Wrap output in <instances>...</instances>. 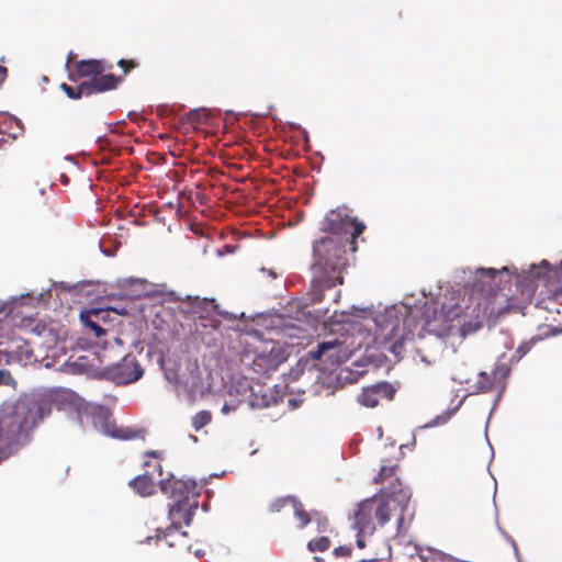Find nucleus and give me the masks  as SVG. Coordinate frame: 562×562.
Masks as SVG:
<instances>
[{
  "mask_svg": "<svg viewBox=\"0 0 562 562\" xmlns=\"http://www.w3.org/2000/svg\"><path fill=\"white\" fill-rule=\"evenodd\" d=\"M504 272H509V268L477 269L468 304L463 307L458 303H445L440 311L434 308L431 316L426 314L425 330L438 337L449 336L453 330V319L462 316L464 321L460 331L465 336L479 330L485 324L491 327L506 314L524 308V305L518 304L516 299L493 286L492 283H495Z\"/></svg>",
  "mask_w": 562,
  "mask_h": 562,
  "instance_id": "1",
  "label": "nucleus"
},
{
  "mask_svg": "<svg viewBox=\"0 0 562 562\" xmlns=\"http://www.w3.org/2000/svg\"><path fill=\"white\" fill-rule=\"evenodd\" d=\"M61 392L49 391L41 398L20 404L13 414L0 417V462L18 452L31 439V431L52 413Z\"/></svg>",
  "mask_w": 562,
  "mask_h": 562,
  "instance_id": "2",
  "label": "nucleus"
},
{
  "mask_svg": "<svg viewBox=\"0 0 562 562\" xmlns=\"http://www.w3.org/2000/svg\"><path fill=\"white\" fill-rule=\"evenodd\" d=\"M366 321L363 326L350 324L346 333L339 337L318 344L317 349L312 352L313 358H325L331 364H341L361 347H364L367 352L370 349L383 350L386 345V317L380 314Z\"/></svg>",
  "mask_w": 562,
  "mask_h": 562,
  "instance_id": "3",
  "label": "nucleus"
},
{
  "mask_svg": "<svg viewBox=\"0 0 562 562\" xmlns=\"http://www.w3.org/2000/svg\"><path fill=\"white\" fill-rule=\"evenodd\" d=\"M314 263L310 296L313 304L321 303L325 291L341 284V271L346 266L344 246L333 237H324L313 245Z\"/></svg>",
  "mask_w": 562,
  "mask_h": 562,
  "instance_id": "4",
  "label": "nucleus"
},
{
  "mask_svg": "<svg viewBox=\"0 0 562 562\" xmlns=\"http://www.w3.org/2000/svg\"><path fill=\"white\" fill-rule=\"evenodd\" d=\"M515 282L520 289L524 303L531 302L539 285H543L554 295L562 294V262L559 267L551 269L546 261H542L540 266H532L529 270L519 273L515 272Z\"/></svg>",
  "mask_w": 562,
  "mask_h": 562,
  "instance_id": "5",
  "label": "nucleus"
},
{
  "mask_svg": "<svg viewBox=\"0 0 562 562\" xmlns=\"http://www.w3.org/2000/svg\"><path fill=\"white\" fill-rule=\"evenodd\" d=\"M395 465H389V521L394 519L396 524L397 533L406 531L412 520V513L408 505L411 501V491L407 486L396 479L391 482L392 471Z\"/></svg>",
  "mask_w": 562,
  "mask_h": 562,
  "instance_id": "6",
  "label": "nucleus"
},
{
  "mask_svg": "<svg viewBox=\"0 0 562 562\" xmlns=\"http://www.w3.org/2000/svg\"><path fill=\"white\" fill-rule=\"evenodd\" d=\"M112 69V65L105 64L103 60L98 59H82L75 64V69L69 72V80L76 82L80 78H87L83 82H99L105 78H112L108 85L110 86L109 91L116 89L122 82V76H115L113 74H104L106 70Z\"/></svg>",
  "mask_w": 562,
  "mask_h": 562,
  "instance_id": "7",
  "label": "nucleus"
},
{
  "mask_svg": "<svg viewBox=\"0 0 562 562\" xmlns=\"http://www.w3.org/2000/svg\"><path fill=\"white\" fill-rule=\"evenodd\" d=\"M372 515L375 516L381 525H384L386 521V505L382 496L374 495L359 504L353 517V529L360 533H372L374 530Z\"/></svg>",
  "mask_w": 562,
  "mask_h": 562,
  "instance_id": "8",
  "label": "nucleus"
},
{
  "mask_svg": "<svg viewBox=\"0 0 562 562\" xmlns=\"http://www.w3.org/2000/svg\"><path fill=\"white\" fill-rule=\"evenodd\" d=\"M90 415L94 428L114 439L131 440L138 437H144V430H134L132 428L117 427L113 418L112 412L104 406L98 405L92 407L90 411Z\"/></svg>",
  "mask_w": 562,
  "mask_h": 562,
  "instance_id": "9",
  "label": "nucleus"
},
{
  "mask_svg": "<svg viewBox=\"0 0 562 562\" xmlns=\"http://www.w3.org/2000/svg\"><path fill=\"white\" fill-rule=\"evenodd\" d=\"M158 485L161 493L171 498L173 504L198 501L199 493L193 481L179 480L169 475L167 479H160Z\"/></svg>",
  "mask_w": 562,
  "mask_h": 562,
  "instance_id": "10",
  "label": "nucleus"
},
{
  "mask_svg": "<svg viewBox=\"0 0 562 562\" xmlns=\"http://www.w3.org/2000/svg\"><path fill=\"white\" fill-rule=\"evenodd\" d=\"M325 228L335 235H350L353 241L362 234L364 225L340 210H331L325 217Z\"/></svg>",
  "mask_w": 562,
  "mask_h": 562,
  "instance_id": "11",
  "label": "nucleus"
},
{
  "mask_svg": "<svg viewBox=\"0 0 562 562\" xmlns=\"http://www.w3.org/2000/svg\"><path fill=\"white\" fill-rule=\"evenodd\" d=\"M108 373L116 384H128L140 379L144 370L135 356L127 355L119 363L111 367Z\"/></svg>",
  "mask_w": 562,
  "mask_h": 562,
  "instance_id": "12",
  "label": "nucleus"
},
{
  "mask_svg": "<svg viewBox=\"0 0 562 562\" xmlns=\"http://www.w3.org/2000/svg\"><path fill=\"white\" fill-rule=\"evenodd\" d=\"M198 508V501L170 504L169 505V518L171 526L168 527L164 532V537L171 535L175 529L181 527V524L189 526L192 521L195 509Z\"/></svg>",
  "mask_w": 562,
  "mask_h": 562,
  "instance_id": "13",
  "label": "nucleus"
},
{
  "mask_svg": "<svg viewBox=\"0 0 562 562\" xmlns=\"http://www.w3.org/2000/svg\"><path fill=\"white\" fill-rule=\"evenodd\" d=\"M112 78H105L99 82H80L77 87H71L67 83H61L60 89L72 100H78L82 97H90L92 94L102 93L109 91L110 82Z\"/></svg>",
  "mask_w": 562,
  "mask_h": 562,
  "instance_id": "14",
  "label": "nucleus"
},
{
  "mask_svg": "<svg viewBox=\"0 0 562 562\" xmlns=\"http://www.w3.org/2000/svg\"><path fill=\"white\" fill-rule=\"evenodd\" d=\"M386 397V382H380L374 385L364 387L362 393L358 396L361 405L367 407H375L380 400Z\"/></svg>",
  "mask_w": 562,
  "mask_h": 562,
  "instance_id": "15",
  "label": "nucleus"
},
{
  "mask_svg": "<svg viewBox=\"0 0 562 562\" xmlns=\"http://www.w3.org/2000/svg\"><path fill=\"white\" fill-rule=\"evenodd\" d=\"M128 484L140 496H150L155 493L156 484L153 476L149 474L148 470L146 471V473L131 480Z\"/></svg>",
  "mask_w": 562,
  "mask_h": 562,
  "instance_id": "16",
  "label": "nucleus"
},
{
  "mask_svg": "<svg viewBox=\"0 0 562 562\" xmlns=\"http://www.w3.org/2000/svg\"><path fill=\"white\" fill-rule=\"evenodd\" d=\"M292 506L295 517L300 520V528H304L313 520L311 515L304 509L302 503H300L296 498H294Z\"/></svg>",
  "mask_w": 562,
  "mask_h": 562,
  "instance_id": "17",
  "label": "nucleus"
},
{
  "mask_svg": "<svg viewBox=\"0 0 562 562\" xmlns=\"http://www.w3.org/2000/svg\"><path fill=\"white\" fill-rule=\"evenodd\" d=\"M212 422V414L209 411H200L192 417V427L195 431L201 430Z\"/></svg>",
  "mask_w": 562,
  "mask_h": 562,
  "instance_id": "18",
  "label": "nucleus"
},
{
  "mask_svg": "<svg viewBox=\"0 0 562 562\" xmlns=\"http://www.w3.org/2000/svg\"><path fill=\"white\" fill-rule=\"evenodd\" d=\"M13 125H16V120L12 115L0 113V134L15 137V133L11 132Z\"/></svg>",
  "mask_w": 562,
  "mask_h": 562,
  "instance_id": "19",
  "label": "nucleus"
},
{
  "mask_svg": "<svg viewBox=\"0 0 562 562\" xmlns=\"http://www.w3.org/2000/svg\"><path fill=\"white\" fill-rule=\"evenodd\" d=\"M330 547V540L326 536L313 539L307 543V548L311 552L319 551L324 552Z\"/></svg>",
  "mask_w": 562,
  "mask_h": 562,
  "instance_id": "20",
  "label": "nucleus"
},
{
  "mask_svg": "<svg viewBox=\"0 0 562 562\" xmlns=\"http://www.w3.org/2000/svg\"><path fill=\"white\" fill-rule=\"evenodd\" d=\"M271 400L272 397L266 394L258 395L257 393L251 392V395L249 397V404L254 408H263L270 405Z\"/></svg>",
  "mask_w": 562,
  "mask_h": 562,
  "instance_id": "21",
  "label": "nucleus"
},
{
  "mask_svg": "<svg viewBox=\"0 0 562 562\" xmlns=\"http://www.w3.org/2000/svg\"><path fill=\"white\" fill-rule=\"evenodd\" d=\"M80 318L82 323L92 329L97 337H101L105 334V330L95 322L91 321L90 315L88 313H81Z\"/></svg>",
  "mask_w": 562,
  "mask_h": 562,
  "instance_id": "22",
  "label": "nucleus"
},
{
  "mask_svg": "<svg viewBox=\"0 0 562 562\" xmlns=\"http://www.w3.org/2000/svg\"><path fill=\"white\" fill-rule=\"evenodd\" d=\"M295 497H292V496H285V497H280V498H277L274 499L270 506H269V510L271 513H279L283 507H285L286 505L293 503Z\"/></svg>",
  "mask_w": 562,
  "mask_h": 562,
  "instance_id": "23",
  "label": "nucleus"
},
{
  "mask_svg": "<svg viewBox=\"0 0 562 562\" xmlns=\"http://www.w3.org/2000/svg\"><path fill=\"white\" fill-rule=\"evenodd\" d=\"M479 381L476 382V386L480 391H488L493 385L494 379L491 378L486 372L482 371L479 374Z\"/></svg>",
  "mask_w": 562,
  "mask_h": 562,
  "instance_id": "24",
  "label": "nucleus"
},
{
  "mask_svg": "<svg viewBox=\"0 0 562 562\" xmlns=\"http://www.w3.org/2000/svg\"><path fill=\"white\" fill-rule=\"evenodd\" d=\"M138 61L134 59H120L117 66L123 69L124 75L138 67Z\"/></svg>",
  "mask_w": 562,
  "mask_h": 562,
  "instance_id": "25",
  "label": "nucleus"
},
{
  "mask_svg": "<svg viewBox=\"0 0 562 562\" xmlns=\"http://www.w3.org/2000/svg\"><path fill=\"white\" fill-rule=\"evenodd\" d=\"M313 520H315L317 522L318 531L327 532L329 530V521L326 517L316 515V517L313 518Z\"/></svg>",
  "mask_w": 562,
  "mask_h": 562,
  "instance_id": "26",
  "label": "nucleus"
},
{
  "mask_svg": "<svg viewBox=\"0 0 562 562\" xmlns=\"http://www.w3.org/2000/svg\"><path fill=\"white\" fill-rule=\"evenodd\" d=\"M13 381L9 370L0 369V385H9Z\"/></svg>",
  "mask_w": 562,
  "mask_h": 562,
  "instance_id": "27",
  "label": "nucleus"
},
{
  "mask_svg": "<svg viewBox=\"0 0 562 562\" xmlns=\"http://www.w3.org/2000/svg\"><path fill=\"white\" fill-rule=\"evenodd\" d=\"M188 120L190 123H201L202 113L198 110H192L188 113Z\"/></svg>",
  "mask_w": 562,
  "mask_h": 562,
  "instance_id": "28",
  "label": "nucleus"
},
{
  "mask_svg": "<svg viewBox=\"0 0 562 562\" xmlns=\"http://www.w3.org/2000/svg\"><path fill=\"white\" fill-rule=\"evenodd\" d=\"M334 553L337 555V557H348L351 554V548L349 547H338L335 549Z\"/></svg>",
  "mask_w": 562,
  "mask_h": 562,
  "instance_id": "29",
  "label": "nucleus"
},
{
  "mask_svg": "<svg viewBox=\"0 0 562 562\" xmlns=\"http://www.w3.org/2000/svg\"><path fill=\"white\" fill-rule=\"evenodd\" d=\"M144 465L146 468H153L154 470H157L158 471V475L161 476L162 475V468H161V464L159 461H145Z\"/></svg>",
  "mask_w": 562,
  "mask_h": 562,
  "instance_id": "30",
  "label": "nucleus"
},
{
  "mask_svg": "<svg viewBox=\"0 0 562 562\" xmlns=\"http://www.w3.org/2000/svg\"><path fill=\"white\" fill-rule=\"evenodd\" d=\"M529 349L530 347L527 344L519 346L518 349L516 350V353L519 355L518 358L520 359L522 356H525L529 351Z\"/></svg>",
  "mask_w": 562,
  "mask_h": 562,
  "instance_id": "31",
  "label": "nucleus"
},
{
  "mask_svg": "<svg viewBox=\"0 0 562 562\" xmlns=\"http://www.w3.org/2000/svg\"><path fill=\"white\" fill-rule=\"evenodd\" d=\"M367 533H360L358 531L357 533V546L360 548V549H363L366 547V542H364V539L363 537L366 536Z\"/></svg>",
  "mask_w": 562,
  "mask_h": 562,
  "instance_id": "32",
  "label": "nucleus"
},
{
  "mask_svg": "<svg viewBox=\"0 0 562 562\" xmlns=\"http://www.w3.org/2000/svg\"><path fill=\"white\" fill-rule=\"evenodd\" d=\"M236 409V406L235 405H228L227 403H225L222 407V412L224 414H228L229 412L232 411H235Z\"/></svg>",
  "mask_w": 562,
  "mask_h": 562,
  "instance_id": "33",
  "label": "nucleus"
},
{
  "mask_svg": "<svg viewBox=\"0 0 562 562\" xmlns=\"http://www.w3.org/2000/svg\"><path fill=\"white\" fill-rule=\"evenodd\" d=\"M396 386L394 384H390L389 383V391H387V394H389V401L393 400V396H394V393L396 392Z\"/></svg>",
  "mask_w": 562,
  "mask_h": 562,
  "instance_id": "34",
  "label": "nucleus"
},
{
  "mask_svg": "<svg viewBox=\"0 0 562 562\" xmlns=\"http://www.w3.org/2000/svg\"><path fill=\"white\" fill-rule=\"evenodd\" d=\"M166 378L170 382H177L178 381V375H177L176 372H166Z\"/></svg>",
  "mask_w": 562,
  "mask_h": 562,
  "instance_id": "35",
  "label": "nucleus"
},
{
  "mask_svg": "<svg viewBox=\"0 0 562 562\" xmlns=\"http://www.w3.org/2000/svg\"><path fill=\"white\" fill-rule=\"evenodd\" d=\"M7 75H8L7 68L3 66H0V83L5 80Z\"/></svg>",
  "mask_w": 562,
  "mask_h": 562,
  "instance_id": "36",
  "label": "nucleus"
},
{
  "mask_svg": "<svg viewBox=\"0 0 562 562\" xmlns=\"http://www.w3.org/2000/svg\"><path fill=\"white\" fill-rule=\"evenodd\" d=\"M386 470L385 465H382L379 472V475L374 479V482H382L383 481V473Z\"/></svg>",
  "mask_w": 562,
  "mask_h": 562,
  "instance_id": "37",
  "label": "nucleus"
},
{
  "mask_svg": "<svg viewBox=\"0 0 562 562\" xmlns=\"http://www.w3.org/2000/svg\"><path fill=\"white\" fill-rule=\"evenodd\" d=\"M407 447H408V445H406V443H398V445H397V448H398V450H400V456H401V457H403V456H404L403 449H404V448H407Z\"/></svg>",
  "mask_w": 562,
  "mask_h": 562,
  "instance_id": "38",
  "label": "nucleus"
},
{
  "mask_svg": "<svg viewBox=\"0 0 562 562\" xmlns=\"http://www.w3.org/2000/svg\"><path fill=\"white\" fill-rule=\"evenodd\" d=\"M340 299V290H337L334 294V302H338Z\"/></svg>",
  "mask_w": 562,
  "mask_h": 562,
  "instance_id": "39",
  "label": "nucleus"
},
{
  "mask_svg": "<svg viewBox=\"0 0 562 562\" xmlns=\"http://www.w3.org/2000/svg\"><path fill=\"white\" fill-rule=\"evenodd\" d=\"M146 456L158 458V452H156V451H148V452H146Z\"/></svg>",
  "mask_w": 562,
  "mask_h": 562,
  "instance_id": "40",
  "label": "nucleus"
},
{
  "mask_svg": "<svg viewBox=\"0 0 562 562\" xmlns=\"http://www.w3.org/2000/svg\"><path fill=\"white\" fill-rule=\"evenodd\" d=\"M414 445H415V436L412 435V437H411V446L413 447Z\"/></svg>",
  "mask_w": 562,
  "mask_h": 562,
  "instance_id": "41",
  "label": "nucleus"
},
{
  "mask_svg": "<svg viewBox=\"0 0 562 562\" xmlns=\"http://www.w3.org/2000/svg\"><path fill=\"white\" fill-rule=\"evenodd\" d=\"M269 274L272 277V278H276L277 277V273L272 270L269 271Z\"/></svg>",
  "mask_w": 562,
  "mask_h": 562,
  "instance_id": "42",
  "label": "nucleus"
},
{
  "mask_svg": "<svg viewBox=\"0 0 562 562\" xmlns=\"http://www.w3.org/2000/svg\"><path fill=\"white\" fill-rule=\"evenodd\" d=\"M396 445H397V442L395 440H393L392 442H389V447H394Z\"/></svg>",
  "mask_w": 562,
  "mask_h": 562,
  "instance_id": "43",
  "label": "nucleus"
},
{
  "mask_svg": "<svg viewBox=\"0 0 562 562\" xmlns=\"http://www.w3.org/2000/svg\"><path fill=\"white\" fill-rule=\"evenodd\" d=\"M90 313H91V314H94V315H98V314H100V311H99V310H93V311H91Z\"/></svg>",
  "mask_w": 562,
  "mask_h": 562,
  "instance_id": "44",
  "label": "nucleus"
},
{
  "mask_svg": "<svg viewBox=\"0 0 562 562\" xmlns=\"http://www.w3.org/2000/svg\"><path fill=\"white\" fill-rule=\"evenodd\" d=\"M378 430H379V438H382V436H383L382 428L380 427Z\"/></svg>",
  "mask_w": 562,
  "mask_h": 562,
  "instance_id": "45",
  "label": "nucleus"
},
{
  "mask_svg": "<svg viewBox=\"0 0 562 562\" xmlns=\"http://www.w3.org/2000/svg\"><path fill=\"white\" fill-rule=\"evenodd\" d=\"M71 54L68 56L67 65L70 63Z\"/></svg>",
  "mask_w": 562,
  "mask_h": 562,
  "instance_id": "46",
  "label": "nucleus"
}]
</instances>
